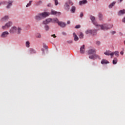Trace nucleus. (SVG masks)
<instances>
[{
  "instance_id": "21",
  "label": "nucleus",
  "mask_w": 125,
  "mask_h": 125,
  "mask_svg": "<svg viewBox=\"0 0 125 125\" xmlns=\"http://www.w3.org/2000/svg\"><path fill=\"white\" fill-rule=\"evenodd\" d=\"M101 64H109V62L106 60H102L101 61Z\"/></svg>"
},
{
  "instance_id": "12",
  "label": "nucleus",
  "mask_w": 125,
  "mask_h": 125,
  "mask_svg": "<svg viewBox=\"0 0 125 125\" xmlns=\"http://www.w3.org/2000/svg\"><path fill=\"white\" fill-rule=\"evenodd\" d=\"M85 51V48H84V45H83L81 47L80 53L82 54H83V53H84Z\"/></svg>"
},
{
  "instance_id": "16",
  "label": "nucleus",
  "mask_w": 125,
  "mask_h": 125,
  "mask_svg": "<svg viewBox=\"0 0 125 125\" xmlns=\"http://www.w3.org/2000/svg\"><path fill=\"white\" fill-rule=\"evenodd\" d=\"M73 37L74 38V41L75 42H77V41H79V37H78V36H77L76 33H73Z\"/></svg>"
},
{
  "instance_id": "10",
  "label": "nucleus",
  "mask_w": 125,
  "mask_h": 125,
  "mask_svg": "<svg viewBox=\"0 0 125 125\" xmlns=\"http://www.w3.org/2000/svg\"><path fill=\"white\" fill-rule=\"evenodd\" d=\"M94 32H95V34L96 33V30H87V31H86L85 34H91L92 35H94V34H93Z\"/></svg>"
},
{
  "instance_id": "7",
  "label": "nucleus",
  "mask_w": 125,
  "mask_h": 125,
  "mask_svg": "<svg viewBox=\"0 0 125 125\" xmlns=\"http://www.w3.org/2000/svg\"><path fill=\"white\" fill-rule=\"evenodd\" d=\"M17 32V27L15 26H13L10 29V34H14V33H16Z\"/></svg>"
},
{
  "instance_id": "49",
  "label": "nucleus",
  "mask_w": 125,
  "mask_h": 125,
  "mask_svg": "<svg viewBox=\"0 0 125 125\" xmlns=\"http://www.w3.org/2000/svg\"><path fill=\"white\" fill-rule=\"evenodd\" d=\"M120 2H122V1H123V0H119Z\"/></svg>"
},
{
  "instance_id": "28",
  "label": "nucleus",
  "mask_w": 125,
  "mask_h": 125,
  "mask_svg": "<svg viewBox=\"0 0 125 125\" xmlns=\"http://www.w3.org/2000/svg\"><path fill=\"white\" fill-rule=\"evenodd\" d=\"M113 53H114V54H115V56H117V57H119V55L120 54V53H119V52H118V51H115Z\"/></svg>"
},
{
  "instance_id": "44",
  "label": "nucleus",
  "mask_w": 125,
  "mask_h": 125,
  "mask_svg": "<svg viewBox=\"0 0 125 125\" xmlns=\"http://www.w3.org/2000/svg\"><path fill=\"white\" fill-rule=\"evenodd\" d=\"M47 6H48V7H50L51 6V3L48 4Z\"/></svg>"
},
{
  "instance_id": "33",
  "label": "nucleus",
  "mask_w": 125,
  "mask_h": 125,
  "mask_svg": "<svg viewBox=\"0 0 125 125\" xmlns=\"http://www.w3.org/2000/svg\"><path fill=\"white\" fill-rule=\"evenodd\" d=\"M79 28H81V25L78 24L75 26V29H79Z\"/></svg>"
},
{
  "instance_id": "8",
  "label": "nucleus",
  "mask_w": 125,
  "mask_h": 125,
  "mask_svg": "<svg viewBox=\"0 0 125 125\" xmlns=\"http://www.w3.org/2000/svg\"><path fill=\"white\" fill-rule=\"evenodd\" d=\"M52 19L48 18L46 19L45 21H43V24L46 25V24H49L50 22H52Z\"/></svg>"
},
{
  "instance_id": "40",
  "label": "nucleus",
  "mask_w": 125,
  "mask_h": 125,
  "mask_svg": "<svg viewBox=\"0 0 125 125\" xmlns=\"http://www.w3.org/2000/svg\"><path fill=\"white\" fill-rule=\"evenodd\" d=\"M111 33L112 35H114V34H116V31H111Z\"/></svg>"
},
{
  "instance_id": "19",
  "label": "nucleus",
  "mask_w": 125,
  "mask_h": 125,
  "mask_svg": "<svg viewBox=\"0 0 125 125\" xmlns=\"http://www.w3.org/2000/svg\"><path fill=\"white\" fill-rule=\"evenodd\" d=\"M75 11H76V7L73 6L71 8L70 12L71 13H75Z\"/></svg>"
},
{
  "instance_id": "3",
  "label": "nucleus",
  "mask_w": 125,
  "mask_h": 125,
  "mask_svg": "<svg viewBox=\"0 0 125 125\" xmlns=\"http://www.w3.org/2000/svg\"><path fill=\"white\" fill-rule=\"evenodd\" d=\"M48 15V13L47 12L41 13L35 17V19L37 22H39V21H41V20L44 19V18H45V17H47Z\"/></svg>"
},
{
  "instance_id": "25",
  "label": "nucleus",
  "mask_w": 125,
  "mask_h": 125,
  "mask_svg": "<svg viewBox=\"0 0 125 125\" xmlns=\"http://www.w3.org/2000/svg\"><path fill=\"white\" fill-rule=\"evenodd\" d=\"M26 47H30V42L27 41L25 43Z\"/></svg>"
},
{
  "instance_id": "32",
  "label": "nucleus",
  "mask_w": 125,
  "mask_h": 125,
  "mask_svg": "<svg viewBox=\"0 0 125 125\" xmlns=\"http://www.w3.org/2000/svg\"><path fill=\"white\" fill-rule=\"evenodd\" d=\"M56 13H57V12L54 10H52L51 11V14H56Z\"/></svg>"
},
{
  "instance_id": "22",
  "label": "nucleus",
  "mask_w": 125,
  "mask_h": 125,
  "mask_svg": "<svg viewBox=\"0 0 125 125\" xmlns=\"http://www.w3.org/2000/svg\"><path fill=\"white\" fill-rule=\"evenodd\" d=\"M29 53L30 54H34V53H36V50L33 48H31L29 50Z\"/></svg>"
},
{
  "instance_id": "50",
  "label": "nucleus",
  "mask_w": 125,
  "mask_h": 125,
  "mask_svg": "<svg viewBox=\"0 0 125 125\" xmlns=\"http://www.w3.org/2000/svg\"><path fill=\"white\" fill-rule=\"evenodd\" d=\"M124 43H125V41H124Z\"/></svg>"
},
{
  "instance_id": "27",
  "label": "nucleus",
  "mask_w": 125,
  "mask_h": 125,
  "mask_svg": "<svg viewBox=\"0 0 125 125\" xmlns=\"http://www.w3.org/2000/svg\"><path fill=\"white\" fill-rule=\"evenodd\" d=\"M36 38L41 39V38H42V35L40 33H37L36 35Z\"/></svg>"
},
{
  "instance_id": "17",
  "label": "nucleus",
  "mask_w": 125,
  "mask_h": 125,
  "mask_svg": "<svg viewBox=\"0 0 125 125\" xmlns=\"http://www.w3.org/2000/svg\"><path fill=\"white\" fill-rule=\"evenodd\" d=\"M13 2L11 1L8 2V5L6 6V8H10V7H11V6H12V3Z\"/></svg>"
},
{
  "instance_id": "1",
  "label": "nucleus",
  "mask_w": 125,
  "mask_h": 125,
  "mask_svg": "<svg viewBox=\"0 0 125 125\" xmlns=\"http://www.w3.org/2000/svg\"><path fill=\"white\" fill-rule=\"evenodd\" d=\"M90 19L91 20L93 24L97 27L98 28V30H103L104 31H107V30H109V29H111L112 27H113V25H107V24H98L96 21H95V18L92 16H91L90 17Z\"/></svg>"
},
{
  "instance_id": "2",
  "label": "nucleus",
  "mask_w": 125,
  "mask_h": 125,
  "mask_svg": "<svg viewBox=\"0 0 125 125\" xmlns=\"http://www.w3.org/2000/svg\"><path fill=\"white\" fill-rule=\"evenodd\" d=\"M96 49L93 48L90 49L88 51V54L90 55L89 56V58L90 59H93V60H95V59H99L100 58V57L98 55H96Z\"/></svg>"
},
{
  "instance_id": "42",
  "label": "nucleus",
  "mask_w": 125,
  "mask_h": 125,
  "mask_svg": "<svg viewBox=\"0 0 125 125\" xmlns=\"http://www.w3.org/2000/svg\"><path fill=\"white\" fill-rule=\"evenodd\" d=\"M120 54H121V55H124V51H121L120 52Z\"/></svg>"
},
{
  "instance_id": "43",
  "label": "nucleus",
  "mask_w": 125,
  "mask_h": 125,
  "mask_svg": "<svg viewBox=\"0 0 125 125\" xmlns=\"http://www.w3.org/2000/svg\"><path fill=\"white\" fill-rule=\"evenodd\" d=\"M67 42H68V43H72V42H73V41H67Z\"/></svg>"
},
{
  "instance_id": "52",
  "label": "nucleus",
  "mask_w": 125,
  "mask_h": 125,
  "mask_svg": "<svg viewBox=\"0 0 125 125\" xmlns=\"http://www.w3.org/2000/svg\"><path fill=\"white\" fill-rule=\"evenodd\" d=\"M96 0V1H97L98 0Z\"/></svg>"
},
{
  "instance_id": "38",
  "label": "nucleus",
  "mask_w": 125,
  "mask_h": 125,
  "mask_svg": "<svg viewBox=\"0 0 125 125\" xmlns=\"http://www.w3.org/2000/svg\"><path fill=\"white\" fill-rule=\"evenodd\" d=\"M83 13H81V14H80V17L83 18Z\"/></svg>"
},
{
  "instance_id": "31",
  "label": "nucleus",
  "mask_w": 125,
  "mask_h": 125,
  "mask_svg": "<svg viewBox=\"0 0 125 125\" xmlns=\"http://www.w3.org/2000/svg\"><path fill=\"white\" fill-rule=\"evenodd\" d=\"M80 39H83V33H81L79 35Z\"/></svg>"
},
{
  "instance_id": "18",
  "label": "nucleus",
  "mask_w": 125,
  "mask_h": 125,
  "mask_svg": "<svg viewBox=\"0 0 125 125\" xmlns=\"http://www.w3.org/2000/svg\"><path fill=\"white\" fill-rule=\"evenodd\" d=\"M98 17H99V20H100V21L103 20V15H102V14L101 13H99Z\"/></svg>"
},
{
  "instance_id": "14",
  "label": "nucleus",
  "mask_w": 125,
  "mask_h": 125,
  "mask_svg": "<svg viewBox=\"0 0 125 125\" xmlns=\"http://www.w3.org/2000/svg\"><path fill=\"white\" fill-rule=\"evenodd\" d=\"M85 3H87V0H83L79 1V4L80 5H82V4H85Z\"/></svg>"
},
{
  "instance_id": "5",
  "label": "nucleus",
  "mask_w": 125,
  "mask_h": 125,
  "mask_svg": "<svg viewBox=\"0 0 125 125\" xmlns=\"http://www.w3.org/2000/svg\"><path fill=\"white\" fill-rule=\"evenodd\" d=\"M12 22L11 21H9L4 26H3L2 28L3 30H5L6 28H9V27H11V26H12Z\"/></svg>"
},
{
  "instance_id": "46",
  "label": "nucleus",
  "mask_w": 125,
  "mask_h": 125,
  "mask_svg": "<svg viewBox=\"0 0 125 125\" xmlns=\"http://www.w3.org/2000/svg\"><path fill=\"white\" fill-rule=\"evenodd\" d=\"M67 23V24H70V23H71V21H68Z\"/></svg>"
},
{
  "instance_id": "51",
  "label": "nucleus",
  "mask_w": 125,
  "mask_h": 125,
  "mask_svg": "<svg viewBox=\"0 0 125 125\" xmlns=\"http://www.w3.org/2000/svg\"><path fill=\"white\" fill-rule=\"evenodd\" d=\"M1 3H0V5H1Z\"/></svg>"
},
{
  "instance_id": "47",
  "label": "nucleus",
  "mask_w": 125,
  "mask_h": 125,
  "mask_svg": "<svg viewBox=\"0 0 125 125\" xmlns=\"http://www.w3.org/2000/svg\"><path fill=\"white\" fill-rule=\"evenodd\" d=\"M119 34L121 35V36H123V33L122 32H120Z\"/></svg>"
},
{
  "instance_id": "9",
  "label": "nucleus",
  "mask_w": 125,
  "mask_h": 125,
  "mask_svg": "<svg viewBox=\"0 0 125 125\" xmlns=\"http://www.w3.org/2000/svg\"><path fill=\"white\" fill-rule=\"evenodd\" d=\"M8 35H9V33H8V32L4 31L2 33L1 35V38H6Z\"/></svg>"
},
{
  "instance_id": "45",
  "label": "nucleus",
  "mask_w": 125,
  "mask_h": 125,
  "mask_svg": "<svg viewBox=\"0 0 125 125\" xmlns=\"http://www.w3.org/2000/svg\"><path fill=\"white\" fill-rule=\"evenodd\" d=\"M42 1H38L37 4H41V3H42Z\"/></svg>"
},
{
  "instance_id": "13",
  "label": "nucleus",
  "mask_w": 125,
  "mask_h": 125,
  "mask_svg": "<svg viewBox=\"0 0 125 125\" xmlns=\"http://www.w3.org/2000/svg\"><path fill=\"white\" fill-rule=\"evenodd\" d=\"M22 31V28L20 27H17V31L16 33L18 35H20L21 34V31Z\"/></svg>"
},
{
  "instance_id": "36",
  "label": "nucleus",
  "mask_w": 125,
  "mask_h": 125,
  "mask_svg": "<svg viewBox=\"0 0 125 125\" xmlns=\"http://www.w3.org/2000/svg\"><path fill=\"white\" fill-rule=\"evenodd\" d=\"M43 46L44 48H45V49H47L48 47H47V46H46V45H45V44H43Z\"/></svg>"
},
{
  "instance_id": "20",
  "label": "nucleus",
  "mask_w": 125,
  "mask_h": 125,
  "mask_svg": "<svg viewBox=\"0 0 125 125\" xmlns=\"http://www.w3.org/2000/svg\"><path fill=\"white\" fill-rule=\"evenodd\" d=\"M58 22H59V21L57 18L52 19V23H58Z\"/></svg>"
},
{
  "instance_id": "29",
  "label": "nucleus",
  "mask_w": 125,
  "mask_h": 125,
  "mask_svg": "<svg viewBox=\"0 0 125 125\" xmlns=\"http://www.w3.org/2000/svg\"><path fill=\"white\" fill-rule=\"evenodd\" d=\"M33 1H30L28 3H27V4L26 6V7H29V6H31V4H32V2Z\"/></svg>"
},
{
  "instance_id": "24",
  "label": "nucleus",
  "mask_w": 125,
  "mask_h": 125,
  "mask_svg": "<svg viewBox=\"0 0 125 125\" xmlns=\"http://www.w3.org/2000/svg\"><path fill=\"white\" fill-rule=\"evenodd\" d=\"M115 3H116L115 2H113L112 3H111V4L109 5V8H112V7H113V6L115 5Z\"/></svg>"
},
{
  "instance_id": "26",
  "label": "nucleus",
  "mask_w": 125,
  "mask_h": 125,
  "mask_svg": "<svg viewBox=\"0 0 125 125\" xmlns=\"http://www.w3.org/2000/svg\"><path fill=\"white\" fill-rule=\"evenodd\" d=\"M8 19V16H5L3 18H2V21H5V20H7Z\"/></svg>"
},
{
  "instance_id": "48",
  "label": "nucleus",
  "mask_w": 125,
  "mask_h": 125,
  "mask_svg": "<svg viewBox=\"0 0 125 125\" xmlns=\"http://www.w3.org/2000/svg\"><path fill=\"white\" fill-rule=\"evenodd\" d=\"M42 51H43V53H44V49H42Z\"/></svg>"
},
{
  "instance_id": "37",
  "label": "nucleus",
  "mask_w": 125,
  "mask_h": 125,
  "mask_svg": "<svg viewBox=\"0 0 125 125\" xmlns=\"http://www.w3.org/2000/svg\"><path fill=\"white\" fill-rule=\"evenodd\" d=\"M62 35H63V36H66V32H62Z\"/></svg>"
},
{
  "instance_id": "30",
  "label": "nucleus",
  "mask_w": 125,
  "mask_h": 125,
  "mask_svg": "<svg viewBox=\"0 0 125 125\" xmlns=\"http://www.w3.org/2000/svg\"><path fill=\"white\" fill-rule=\"evenodd\" d=\"M45 31H48L49 30V26L46 25L44 27Z\"/></svg>"
},
{
  "instance_id": "35",
  "label": "nucleus",
  "mask_w": 125,
  "mask_h": 125,
  "mask_svg": "<svg viewBox=\"0 0 125 125\" xmlns=\"http://www.w3.org/2000/svg\"><path fill=\"white\" fill-rule=\"evenodd\" d=\"M96 43L97 45H99L100 44H101V43L99 41H96Z\"/></svg>"
},
{
  "instance_id": "4",
  "label": "nucleus",
  "mask_w": 125,
  "mask_h": 125,
  "mask_svg": "<svg viewBox=\"0 0 125 125\" xmlns=\"http://www.w3.org/2000/svg\"><path fill=\"white\" fill-rule=\"evenodd\" d=\"M74 3L72 2L71 0H68L65 2L64 5V8L66 9V10H69L70 9V5H73Z\"/></svg>"
},
{
  "instance_id": "11",
  "label": "nucleus",
  "mask_w": 125,
  "mask_h": 125,
  "mask_svg": "<svg viewBox=\"0 0 125 125\" xmlns=\"http://www.w3.org/2000/svg\"><path fill=\"white\" fill-rule=\"evenodd\" d=\"M58 24L59 26H60L62 28H64V27H66V23L65 22H63L62 21L58 22Z\"/></svg>"
},
{
  "instance_id": "41",
  "label": "nucleus",
  "mask_w": 125,
  "mask_h": 125,
  "mask_svg": "<svg viewBox=\"0 0 125 125\" xmlns=\"http://www.w3.org/2000/svg\"><path fill=\"white\" fill-rule=\"evenodd\" d=\"M53 38H56V36H55V34H53L51 35Z\"/></svg>"
},
{
  "instance_id": "23",
  "label": "nucleus",
  "mask_w": 125,
  "mask_h": 125,
  "mask_svg": "<svg viewBox=\"0 0 125 125\" xmlns=\"http://www.w3.org/2000/svg\"><path fill=\"white\" fill-rule=\"evenodd\" d=\"M118 62V59H117V58H115L113 61V64L114 65L117 64V63Z\"/></svg>"
},
{
  "instance_id": "39",
  "label": "nucleus",
  "mask_w": 125,
  "mask_h": 125,
  "mask_svg": "<svg viewBox=\"0 0 125 125\" xmlns=\"http://www.w3.org/2000/svg\"><path fill=\"white\" fill-rule=\"evenodd\" d=\"M97 30H96V33H95V31L93 32V34H92L93 36H94V35H96V33H97Z\"/></svg>"
},
{
  "instance_id": "15",
  "label": "nucleus",
  "mask_w": 125,
  "mask_h": 125,
  "mask_svg": "<svg viewBox=\"0 0 125 125\" xmlns=\"http://www.w3.org/2000/svg\"><path fill=\"white\" fill-rule=\"evenodd\" d=\"M125 9L121 10L119 11V12H118V15L119 16L123 15L125 14Z\"/></svg>"
},
{
  "instance_id": "6",
  "label": "nucleus",
  "mask_w": 125,
  "mask_h": 125,
  "mask_svg": "<svg viewBox=\"0 0 125 125\" xmlns=\"http://www.w3.org/2000/svg\"><path fill=\"white\" fill-rule=\"evenodd\" d=\"M104 54L108 56L110 55L111 58H113V56H114V53L112 52L111 51H107L104 53Z\"/></svg>"
},
{
  "instance_id": "34",
  "label": "nucleus",
  "mask_w": 125,
  "mask_h": 125,
  "mask_svg": "<svg viewBox=\"0 0 125 125\" xmlns=\"http://www.w3.org/2000/svg\"><path fill=\"white\" fill-rule=\"evenodd\" d=\"M55 1V5H57L58 4V0H54Z\"/></svg>"
}]
</instances>
